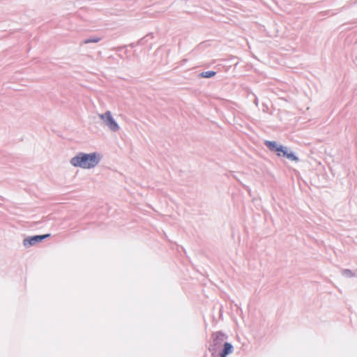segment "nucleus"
I'll use <instances>...</instances> for the list:
<instances>
[{
  "label": "nucleus",
  "instance_id": "6",
  "mask_svg": "<svg viewBox=\"0 0 357 357\" xmlns=\"http://www.w3.org/2000/svg\"><path fill=\"white\" fill-rule=\"evenodd\" d=\"M234 347L231 343L225 342L222 349L220 351L219 355L220 357H227V355L232 353Z\"/></svg>",
  "mask_w": 357,
  "mask_h": 357
},
{
  "label": "nucleus",
  "instance_id": "11",
  "mask_svg": "<svg viewBox=\"0 0 357 357\" xmlns=\"http://www.w3.org/2000/svg\"><path fill=\"white\" fill-rule=\"evenodd\" d=\"M289 152L290 151H289L288 147L283 146L282 151H281V156L287 158V155H289Z\"/></svg>",
  "mask_w": 357,
  "mask_h": 357
},
{
  "label": "nucleus",
  "instance_id": "2",
  "mask_svg": "<svg viewBox=\"0 0 357 357\" xmlns=\"http://www.w3.org/2000/svg\"><path fill=\"white\" fill-rule=\"evenodd\" d=\"M98 116L103 121L105 126H107L111 131L117 132L119 130L120 127L113 118L111 112L107 111L104 114H99Z\"/></svg>",
  "mask_w": 357,
  "mask_h": 357
},
{
  "label": "nucleus",
  "instance_id": "8",
  "mask_svg": "<svg viewBox=\"0 0 357 357\" xmlns=\"http://www.w3.org/2000/svg\"><path fill=\"white\" fill-rule=\"evenodd\" d=\"M100 40V38L98 37H91L83 40L82 43L88 44L90 43H98Z\"/></svg>",
  "mask_w": 357,
  "mask_h": 357
},
{
  "label": "nucleus",
  "instance_id": "3",
  "mask_svg": "<svg viewBox=\"0 0 357 357\" xmlns=\"http://www.w3.org/2000/svg\"><path fill=\"white\" fill-rule=\"evenodd\" d=\"M50 234H43V235H35L32 236H29L25 238L23 240V245L26 248H29L31 246L35 245L37 243L41 242L43 240L49 237Z\"/></svg>",
  "mask_w": 357,
  "mask_h": 357
},
{
  "label": "nucleus",
  "instance_id": "4",
  "mask_svg": "<svg viewBox=\"0 0 357 357\" xmlns=\"http://www.w3.org/2000/svg\"><path fill=\"white\" fill-rule=\"evenodd\" d=\"M264 144L272 152L276 153L278 156H281V151H282L283 146L278 144L275 141H265Z\"/></svg>",
  "mask_w": 357,
  "mask_h": 357
},
{
  "label": "nucleus",
  "instance_id": "9",
  "mask_svg": "<svg viewBox=\"0 0 357 357\" xmlns=\"http://www.w3.org/2000/svg\"><path fill=\"white\" fill-rule=\"evenodd\" d=\"M291 161L298 162L299 159L292 152L290 151L287 157L286 158Z\"/></svg>",
  "mask_w": 357,
  "mask_h": 357
},
{
  "label": "nucleus",
  "instance_id": "1",
  "mask_svg": "<svg viewBox=\"0 0 357 357\" xmlns=\"http://www.w3.org/2000/svg\"><path fill=\"white\" fill-rule=\"evenodd\" d=\"M101 156L96 152L85 153H78L70 159V164L73 167L82 169H91L95 167L100 161Z\"/></svg>",
  "mask_w": 357,
  "mask_h": 357
},
{
  "label": "nucleus",
  "instance_id": "5",
  "mask_svg": "<svg viewBox=\"0 0 357 357\" xmlns=\"http://www.w3.org/2000/svg\"><path fill=\"white\" fill-rule=\"evenodd\" d=\"M225 335L221 331L216 332L213 334V342L214 346L221 344L225 339Z\"/></svg>",
  "mask_w": 357,
  "mask_h": 357
},
{
  "label": "nucleus",
  "instance_id": "10",
  "mask_svg": "<svg viewBox=\"0 0 357 357\" xmlns=\"http://www.w3.org/2000/svg\"><path fill=\"white\" fill-rule=\"evenodd\" d=\"M342 275L347 278H351L354 276V273L349 269H344L342 271Z\"/></svg>",
  "mask_w": 357,
  "mask_h": 357
},
{
  "label": "nucleus",
  "instance_id": "7",
  "mask_svg": "<svg viewBox=\"0 0 357 357\" xmlns=\"http://www.w3.org/2000/svg\"><path fill=\"white\" fill-rule=\"evenodd\" d=\"M215 74H216V73L215 71L209 70V71L202 72L200 74V76L202 77L211 78V77H213Z\"/></svg>",
  "mask_w": 357,
  "mask_h": 357
}]
</instances>
